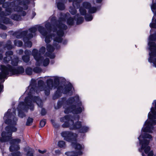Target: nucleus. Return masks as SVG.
Here are the masks:
<instances>
[{"instance_id": "1", "label": "nucleus", "mask_w": 156, "mask_h": 156, "mask_svg": "<svg viewBox=\"0 0 156 156\" xmlns=\"http://www.w3.org/2000/svg\"><path fill=\"white\" fill-rule=\"evenodd\" d=\"M14 111V109H9L4 117L5 122L10 125L6 127V132H2V137H0V145H1L4 142L10 141V143L11 145L9 147L10 151L16 152L12 154V156H19L20 153L17 151V150L20 148L18 144L20 142L21 140L19 139L12 140L11 137L12 132H15L17 130L16 128L13 126L16 125L17 120L15 116L16 113Z\"/></svg>"}, {"instance_id": "2", "label": "nucleus", "mask_w": 156, "mask_h": 156, "mask_svg": "<svg viewBox=\"0 0 156 156\" xmlns=\"http://www.w3.org/2000/svg\"><path fill=\"white\" fill-rule=\"evenodd\" d=\"M35 93L34 87L32 84H30L25 92L26 93H28V97L25 98L24 103H20L18 106L19 116L20 117L23 118L25 116V114L23 113V111H26L29 108L31 110H33V102L34 101L36 102L39 106H41L42 102L41 100L38 97L34 96V94H35Z\"/></svg>"}, {"instance_id": "3", "label": "nucleus", "mask_w": 156, "mask_h": 156, "mask_svg": "<svg viewBox=\"0 0 156 156\" xmlns=\"http://www.w3.org/2000/svg\"><path fill=\"white\" fill-rule=\"evenodd\" d=\"M68 15H69V13L66 14L60 13L58 16V21L53 28V44L56 47L62 41V37L64 34L63 30L67 28V26L64 23H66V19L67 18Z\"/></svg>"}, {"instance_id": "4", "label": "nucleus", "mask_w": 156, "mask_h": 156, "mask_svg": "<svg viewBox=\"0 0 156 156\" xmlns=\"http://www.w3.org/2000/svg\"><path fill=\"white\" fill-rule=\"evenodd\" d=\"M37 29L42 36L45 37V41L46 43H49L52 40V36L50 35L49 33H48L45 31L44 27L41 26L31 28L29 29L28 34H27L28 32L25 31L20 34L19 35H17L16 37L18 38H21V36L23 34L25 35V37L23 38L25 45V46L30 48L32 45V43L29 41V39L33 37V35L32 34L34 33Z\"/></svg>"}, {"instance_id": "5", "label": "nucleus", "mask_w": 156, "mask_h": 156, "mask_svg": "<svg viewBox=\"0 0 156 156\" xmlns=\"http://www.w3.org/2000/svg\"><path fill=\"white\" fill-rule=\"evenodd\" d=\"M79 100V96L76 95L74 98H70L66 102L63 100L59 101L57 103V107L55 108L58 109L63 104L65 113H68L71 112L74 114L80 113L82 111V108L80 107L81 103Z\"/></svg>"}, {"instance_id": "6", "label": "nucleus", "mask_w": 156, "mask_h": 156, "mask_svg": "<svg viewBox=\"0 0 156 156\" xmlns=\"http://www.w3.org/2000/svg\"><path fill=\"white\" fill-rule=\"evenodd\" d=\"M61 134L65 140L72 143L76 151L75 153L73 151L67 152L65 153L66 155L68 156H78L82 154L81 150L83 148L84 146L76 142L77 135L76 133L69 131H64Z\"/></svg>"}, {"instance_id": "7", "label": "nucleus", "mask_w": 156, "mask_h": 156, "mask_svg": "<svg viewBox=\"0 0 156 156\" xmlns=\"http://www.w3.org/2000/svg\"><path fill=\"white\" fill-rule=\"evenodd\" d=\"M79 118H76L67 115L62 117L60 119L62 122H64L62 125L63 127H69L71 129H79L80 133H85L89 130V128L87 126H82L81 122L78 121Z\"/></svg>"}, {"instance_id": "8", "label": "nucleus", "mask_w": 156, "mask_h": 156, "mask_svg": "<svg viewBox=\"0 0 156 156\" xmlns=\"http://www.w3.org/2000/svg\"><path fill=\"white\" fill-rule=\"evenodd\" d=\"M45 51V48L44 47H42L39 50L38 52L37 50L34 49L32 51V55L36 61V65L39 66L42 63L43 64L44 66H46L49 63V59L47 57L46 55H48V57L50 58H53L55 57L54 54H50L46 53V55H43Z\"/></svg>"}, {"instance_id": "9", "label": "nucleus", "mask_w": 156, "mask_h": 156, "mask_svg": "<svg viewBox=\"0 0 156 156\" xmlns=\"http://www.w3.org/2000/svg\"><path fill=\"white\" fill-rule=\"evenodd\" d=\"M142 133L138 138L141 146L139 151L142 153V156H153V152L152 151H150L151 147L148 145L150 141L152 140V136L147 133H145L143 135ZM154 156H156V154Z\"/></svg>"}, {"instance_id": "10", "label": "nucleus", "mask_w": 156, "mask_h": 156, "mask_svg": "<svg viewBox=\"0 0 156 156\" xmlns=\"http://www.w3.org/2000/svg\"><path fill=\"white\" fill-rule=\"evenodd\" d=\"M154 106V109L153 107L151 108V112L148 114V119L147 120L142 129V132H148L152 133L154 130L153 125L156 124V100H154L153 103Z\"/></svg>"}, {"instance_id": "11", "label": "nucleus", "mask_w": 156, "mask_h": 156, "mask_svg": "<svg viewBox=\"0 0 156 156\" xmlns=\"http://www.w3.org/2000/svg\"><path fill=\"white\" fill-rule=\"evenodd\" d=\"M56 78L55 77H52V79H49L47 80V85L45 86L44 85V82L40 80L38 82V86L36 88V93H38L40 91L44 90L45 94L48 95L51 90L55 89L56 86L54 84L53 80H55Z\"/></svg>"}, {"instance_id": "12", "label": "nucleus", "mask_w": 156, "mask_h": 156, "mask_svg": "<svg viewBox=\"0 0 156 156\" xmlns=\"http://www.w3.org/2000/svg\"><path fill=\"white\" fill-rule=\"evenodd\" d=\"M1 71L0 79L5 78L6 76L9 74V72L12 74H18L23 73L24 72V69L22 67H20L17 69H15L9 65L7 67L1 66ZM3 87V86L0 84V93L2 91Z\"/></svg>"}, {"instance_id": "13", "label": "nucleus", "mask_w": 156, "mask_h": 156, "mask_svg": "<svg viewBox=\"0 0 156 156\" xmlns=\"http://www.w3.org/2000/svg\"><path fill=\"white\" fill-rule=\"evenodd\" d=\"M156 40V34L154 35H151L149 37V54L150 57L148 61L152 62L156 67V46L155 44L153 42Z\"/></svg>"}, {"instance_id": "14", "label": "nucleus", "mask_w": 156, "mask_h": 156, "mask_svg": "<svg viewBox=\"0 0 156 156\" xmlns=\"http://www.w3.org/2000/svg\"><path fill=\"white\" fill-rule=\"evenodd\" d=\"M90 7V5L89 3L87 2H84L83 3V7H81L80 11L81 14L82 15H85L86 12V11L85 9H89V11L90 12L93 13L95 12L96 11V9L95 7Z\"/></svg>"}, {"instance_id": "15", "label": "nucleus", "mask_w": 156, "mask_h": 156, "mask_svg": "<svg viewBox=\"0 0 156 156\" xmlns=\"http://www.w3.org/2000/svg\"><path fill=\"white\" fill-rule=\"evenodd\" d=\"M152 3L151 8L152 11L154 13V15L152 18V23L150 24V26L151 28L156 29V0H153Z\"/></svg>"}, {"instance_id": "16", "label": "nucleus", "mask_w": 156, "mask_h": 156, "mask_svg": "<svg viewBox=\"0 0 156 156\" xmlns=\"http://www.w3.org/2000/svg\"><path fill=\"white\" fill-rule=\"evenodd\" d=\"M69 2H73V6L74 8L70 7L69 9V12L71 13L73 15H74L76 13V11L75 8L78 7L79 4L77 2V0H69Z\"/></svg>"}, {"instance_id": "17", "label": "nucleus", "mask_w": 156, "mask_h": 156, "mask_svg": "<svg viewBox=\"0 0 156 156\" xmlns=\"http://www.w3.org/2000/svg\"><path fill=\"white\" fill-rule=\"evenodd\" d=\"M73 90L74 89L72 85L70 84H69L68 86L65 87L64 93L67 94L69 95H71Z\"/></svg>"}, {"instance_id": "18", "label": "nucleus", "mask_w": 156, "mask_h": 156, "mask_svg": "<svg viewBox=\"0 0 156 156\" xmlns=\"http://www.w3.org/2000/svg\"><path fill=\"white\" fill-rule=\"evenodd\" d=\"M8 4L9 3H5L2 5L3 7L6 8V12L4 14L5 16L9 15L12 11V9L9 8V6L8 7H5V6L8 5Z\"/></svg>"}, {"instance_id": "19", "label": "nucleus", "mask_w": 156, "mask_h": 156, "mask_svg": "<svg viewBox=\"0 0 156 156\" xmlns=\"http://www.w3.org/2000/svg\"><path fill=\"white\" fill-rule=\"evenodd\" d=\"M12 54L13 53L11 51H9L6 52V55L7 56L6 57L4 58V61L6 62H8L10 60V59L11 58L10 55H12Z\"/></svg>"}, {"instance_id": "20", "label": "nucleus", "mask_w": 156, "mask_h": 156, "mask_svg": "<svg viewBox=\"0 0 156 156\" xmlns=\"http://www.w3.org/2000/svg\"><path fill=\"white\" fill-rule=\"evenodd\" d=\"M57 3V6L58 9L60 10H63L65 9V6L62 3H58L57 1H56Z\"/></svg>"}, {"instance_id": "21", "label": "nucleus", "mask_w": 156, "mask_h": 156, "mask_svg": "<svg viewBox=\"0 0 156 156\" xmlns=\"http://www.w3.org/2000/svg\"><path fill=\"white\" fill-rule=\"evenodd\" d=\"M54 48L50 44H47V50L49 53L53 51L54 50Z\"/></svg>"}, {"instance_id": "22", "label": "nucleus", "mask_w": 156, "mask_h": 156, "mask_svg": "<svg viewBox=\"0 0 156 156\" xmlns=\"http://www.w3.org/2000/svg\"><path fill=\"white\" fill-rule=\"evenodd\" d=\"M58 146L60 147H64L66 146L65 143L63 141H59L58 143Z\"/></svg>"}, {"instance_id": "23", "label": "nucleus", "mask_w": 156, "mask_h": 156, "mask_svg": "<svg viewBox=\"0 0 156 156\" xmlns=\"http://www.w3.org/2000/svg\"><path fill=\"white\" fill-rule=\"evenodd\" d=\"M78 18L77 20V24H80L82 23L83 20V18L81 17H80L79 15H77V16H76Z\"/></svg>"}, {"instance_id": "24", "label": "nucleus", "mask_w": 156, "mask_h": 156, "mask_svg": "<svg viewBox=\"0 0 156 156\" xmlns=\"http://www.w3.org/2000/svg\"><path fill=\"white\" fill-rule=\"evenodd\" d=\"M18 61V58H16L11 61V64L13 66H16L17 65Z\"/></svg>"}, {"instance_id": "25", "label": "nucleus", "mask_w": 156, "mask_h": 156, "mask_svg": "<svg viewBox=\"0 0 156 156\" xmlns=\"http://www.w3.org/2000/svg\"><path fill=\"white\" fill-rule=\"evenodd\" d=\"M74 23V20L73 19L70 18L68 19L67 23L69 25H72Z\"/></svg>"}, {"instance_id": "26", "label": "nucleus", "mask_w": 156, "mask_h": 156, "mask_svg": "<svg viewBox=\"0 0 156 156\" xmlns=\"http://www.w3.org/2000/svg\"><path fill=\"white\" fill-rule=\"evenodd\" d=\"M33 121V119L29 118L27 120L26 122V125L27 126H30L32 124Z\"/></svg>"}, {"instance_id": "27", "label": "nucleus", "mask_w": 156, "mask_h": 156, "mask_svg": "<svg viewBox=\"0 0 156 156\" xmlns=\"http://www.w3.org/2000/svg\"><path fill=\"white\" fill-rule=\"evenodd\" d=\"M14 44L16 45L19 47H20L23 44L22 42L19 40H16L15 41Z\"/></svg>"}, {"instance_id": "28", "label": "nucleus", "mask_w": 156, "mask_h": 156, "mask_svg": "<svg viewBox=\"0 0 156 156\" xmlns=\"http://www.w3.org/2000/svg\"><path fill=\"white\" fill-rule=\"evenodd\" d=\"M26 73L28 75H30L32 73V69L30 68H28L26 70Z\"/></svg>"}, {"instance_id": "29", "label": "nucleus", "mask_w": 156, "mask_h": 156, "mask_svg": "<svg viewBox=\"0 0 156 156\" xmlns=\"http://www.w3.org/2000/svg\"><path fill=\"white\" fill-rule=\"evenodd\" d=\"M22 59L24 62H27L29 60V57L28 56H24L22 57Z\"/></svg>"}, {"instance_id": "30", "label": "nucleus", "mask_w": 156, "mask_h": 156, "mask_svg": "<svg viewBox=\"0 0 156 156\" xmlns=\"http://www.w3.org/2000/svg\"><path fill=\"white\" fill-rule=\"evenodd\" d=\"M93 17L91 15L86 16L85 19L87 21H90L92 20Z\"/></svg>"}, {"instance_id": "31", "label": "nucleus", "mask_w": 156, "mask_h": 156, "mask_svg": "<svg viewBox=\"0 0 156 156\" xmlns=\"http://www.w3.org/2000/svg\"><path fill=\"white\" fill-rule=\"evenodd\" d=\"M46 121L45 119H44V120H41L40 122V126L41 127H44L45 126V125L46 124Z\"/></svg>"}, {"instance_id": "32", "label": "nucleus", "mask_w": 156, "mask_h": 156, "mask_svg": "<svg viewBox=\"0 0 156 156\" xmlns=\"http://www.w3.org/2000/svg\"><path fill=\"white\" fill-rule=\"evenodd\" d=\"M45 27L46 28H47V30H48V32L49 30L51 29V24L49 23H46L45 25Z\"/></svg>"}, {"instance_id": "33", "label": "nucleus", "mask_w": 156, "mask_h": 156, "mask_svg": "<svg viewBox=\"0 0 156 156\" xmlns=\"http://www.w3.org/2000/svg\"><path fill=\"white\" fill-rule=\"evenodd\" d=\"M34 71L36 73H39L41 71V69L39 67H36L34 69Z\"/></svg>"}, {"instance_id": "34", "label": "nucleus", "mask_w": 156, "mask_h": 156, "mask_svg": "<svg viewBox=\"0 0 156 156\" xmlns=\"http://www.w3.org/2000/svg\"><path fill=\"white\" fill-rule=\"evenodd\" d=\"M25 53L27 56H29V55L31 54V51L29 50H26L25 51Z\"/></svg>"}, {"instance_id": "35", "label": "nucleus", "mask_w": 156, "mask_h": 156, "mask_svg": "<svg viewBox=\"0 0 156 156\" xmlns=\"http://www.w3.org/2000/svg\"><path fill=\"white\" fill-rule=\"evenodd\" d=\"M12 19H14V20H19V17L18 15H15L13 16H12Z\"/></svg>"}, {"instance_id": "36", "label": "nucleus", "mask_w": 156, "mask_h": 156, "mask_svg": "<svg viewBox=\"0 0 156 156\" xmlns=\"http://www.w3.org/2000/svg\"><path fill=\"white\" fill-rule=\"evenodd\" d=\"M27 156H33V151L28 152L27 155Z\"/></svg>"}, {"instance_id": "37", "label": "nucleus", "mask_w": 156, "mask_h": 156, "mask_svg": "<svg viewBox=\"0 0 156 156\" xmlns=\"http://www.w3.org/2000/svg\"><path fill=\"white\" fill-rule=\"evenodd\" d=\"M41 114L42 115H44L45 114V111L44 109H42L41 110Z\"/></svg>"}, {"instance_id": "38", "label": "nucleus", "mask_w": 156, "mask_h": 156, "mask_svg": "<svg viewBox=\"0 0 156 156\" xmlns=\"http://www.w3.org/2000/svg\"><path fill=\"white\" fill-rule=\"evenodd\" d=\"M38 151H39V152L40 153H42V154H43V153H44L45 152H46V150H44V151H41L39 150H38Z\"/></svg>"}, {"instance_id": "39", "label": "nucleus", "mask_w": 156, "mask_h": 156, "mask_svg": "<svg viewBox=\"0 0 156 156\" xmlns=\"http://www.w3.org/2000/svg\"><path fill=\"white\" fill-rule=\"evenodd\" d=\"M26 13L25 12L23 11L21 12V15L22 16H24L26 15Z\"/></svg>"}, {"instance_id": "40", "label": "nucleus", "mask_w": 156, "mask_h": 156, "mask_svg": "<svg viewBox=\"0 0 156 156\" xmlns=\"http://www.w3.org/2000/svg\"><path fill=\"white\" fill-rule=\"evenodd\" d=\"M55 153L57 154H59L60 153V151L58 150H56L55 151Z\"/></svg>"}, {"instance_id": "41", "label": "nucleus", "mask_w": 156, "mask_h": 156, "mask_svg": "<svg viewBox=\"0 0 156 156\" xmlns=\"http://www.w3.org/2000/svg\"><path fill=\"white\" fill-rule=\"evenodd\" d=\"M23 51L22 50H20L19 51V53L20 54H21L22 53H23Z\"/></svg>"}, {"instance_id": "42", "label": "nucleus", "mask_w": 156, "mask_h": 156, "mask_svg": "<svg viewBox=\"0 0 156 156\" xmlns=\"http://www.w3.org/2000/svg\"><path fill=\"white\" fill-rule=\"evenodd\" d=\"M55 20V17H52L51 19V21L52 23L53 22V20Z\"/></svg>"}, {"instance_id": "43", "label": "nucleus", "mask_w": 156, "mask_h": 156, "mask_svg": "<svg viewBox=\"0 0 156 156\" xmlns=\"http://www.w3.org/2000/svg\"><path fill=\"white\" fill-rule=\"evenodd\" d=\"M2 54L1 53V52L0 51V59H2Z\"/></svg>"}, {"instance_id": "44", "label": "nucleus", "mask_w": 156, "mask_h": 156, "mask_svg": "<svg viewBox=\"0 0 156 156\" xmlns=\"http://www.w3.org/2000/svg\"><path fill=\"white\" fill-rule=\"evenodd\" d=\"M101 0H97V2H101Z\"/></svg>"}, {"instance_id": "45", "label": "nucleus", "mask_w": 156, "mask_h": 156, "mask_svg": "<svg viewBox=\"0 0 156 156\" xmlns=\"http://www.w3.org/2000/svg\"><path fill=\"white\" fill-rule=\"evenodd\" d=\"M0 14L1 15H3V12H1L0 13Z\"/></svg>"}, {"instance_id": "46", "label": "nucleus", "mask_w": 156, "mask_h": 156, "mask_svg": "<svg viewBox=\"0 0 156 156\" xmlns=\"http://www.w3.org/2000/svg\"><path fill=\"white\" fill-rule=\"evenodd\" d=\"M8 48H9V49H11L12 48V47L11 46H9V47H8Z\"/></svg>"}, {"instance_id": "47", "label": "nucleus", "mask_w": 156, "mask_h": 156, "mask_svg": "<svg viewBox=\"0 0 156 156\" xmlns=\"http://www.w3.org/2000/svg\"><path fill=\"white\" fill-rule=\"evenodd\" d=\"M27 9V6H26V7H24V9Z\"/></svg>"}, {"instance_id": "48", "label": "nucleus", "mask_w": 156, "mask_h": 156, "mask_svg": "<svg viewBox=\"0 0 156 156\" xmlns=\"http://www.w3.org/2000/svg\"><path fill=\"white\" fill-rule=\"evenodd\" d=\"M53 121L51 120V122H52V123L53 124V126H54V122H53Z\"/></svg>"}, {"instance_id": "49", "label": "nucleus", "mask_w": 156, "mask_h": 156, "mask_svg": "<svg viewBox=\"0 0 156 156\" xmlns=\"http://www.w3.org/2000/svg\"><path fill=\"white\" fill-rule=\"evenodd\" d=\"M0 1H2V2H4L5 1V0H0Z\"/></svg>"}, {"instance_id": "50", "label": "nucleus", "mask_w": 156, "mask_h": 156, "mask_svg": "<svg viewBox=\"0 0 156 156\" xmlns=\"http://www.w3.org/2000/svg\"><path fill=\"white\" fill-rule=\"evenodd\" d=\"M2 154H3V156H5L3 152H2Z\"/></svg>"}, {"instance_id": "51", "label": "nucleus", "mask_w": 156, "mask_h": 156, "mask_svg": "<svg viewBox=\"0 0 156 156\" xmlns=\"http://www.w3.org/2000/svg\"><path fill=\"white\" fill-rule=\"evenodd\" d=\"M16 11H19V10H18L17 9Z\"/></svg>"}, {"instance_id": "52", "label": "nucleus", "mask_w": 156, "mask_h": 156, "mask_svg": "<svg viewBox=\"0 0 156 156\" xmlns=\"http://www.w3.org/2000/svg\"><path fill=\"white\" fill-rule=\"evenodd\" d=\"M28 3V2H26V3L25 4L26 5V4H27Z\"/></svg>"}, {"instance_id": "53", "label": "nucleus", "mask_w": 156, "mask_h": 156, "mask_svg": "<svg viewBox=\"0 0 156 156\" xmlns=\"http://www.w3.org/2000/svg\"><path fill=\"white\" fill-rule=\"evenodd\" d=\"M5 28H3L4 29H5V27H4Z\"/></svg>"}, {"instance_id": "54", "label": "nucleus", "mask_w": 156, "mask_h": 156, "mask_svg": "<svg viewBox=\"0 0 156 156\" xmlns=\"http://www.w3.org/2000/svg\"><path fill=\"white\" fill-rule=\"evenodd\" d=\"M9 43L10 44V41H9Z\"/></svg>"}]
</instances>
